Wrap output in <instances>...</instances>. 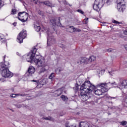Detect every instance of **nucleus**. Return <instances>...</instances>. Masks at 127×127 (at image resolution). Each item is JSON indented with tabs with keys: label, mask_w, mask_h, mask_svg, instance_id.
<instances>
[{
	"label": "nucleus",
	"mask_w": 127,
	"mask_h": 127,
	"mask_svg": "<svg viewBox=\"0 0 127 127\" xmlns=\"http://www.w3.org/2000/svg\"><path fill=\"white\" fill-rule=\"evenodd\" d=\"M95 86L89 80L85 81L80 86V96L83 102L91 99L90 93H92Z\"/></svg>",
	"instance_id": "1"
},
{
	"label": "nucleus",
	"mask_w": 127,
	"mask_h": 127,
	"mask_svg": "<svg viewBox=\"0 0 127 127\" xmlns=\"http://www.w3.org/2000/svg\"><path fill=\"white\" fill-rule=\"evenodd\" d=\"M5 55L3 57V62L0 63V66H1L0 70L1 71V75L4 78H11L13 76V74L11 73L8 69V65L9 63L5 62Z\"/></svg>",
	"instance_id": "2"
},
{
	"label": "nucleus",
	"mask_w": 127,
	"mask_h": 127,
	"mask_svg": "<svg viewBox=\"0 0 127 127\" xmlns=\"http://www.w3.org/2000/svg\"><path fill=\"white\" fill-rule=\"evenodd\" d=\"M34 63H35L38 67H41V68H40V70L38 71L40 73L46 71V68H45V67L47 66V64L45 63L44 59L39 54V53L36 54L35 59H34Z\"/></svg>",
	"instance_id": "3"
},
{
	"label": "nucleus",
	"mask_w": 127,
	"mask_h": 127,
	"mask_svg": "<svg viewBox=\"0 0 127 127\" xmlns=\"http://www.w3.org/2000/svg\"><path fill=\"white\" fill-rule=\"evenodd\" d=\"M104 84L108 91H109L111 88H112V87L114 88L119 87L120 89H127V80H121L119 83L116 82L113 83L109 82L108 83H104Z\"/></svg>",
	"instance_id": "4"
},
{
	"label": "nucleus",
	"mask_w": 127,
	"mask_h": 127,
	"mask_svg": "<svg viewBox=\"0 0 127 127\" xmlns=\"http://www.w3.org/2000/svg\"><path fill=\"white\" fill-rule=\"evenodd\" d=\"M42 31L46 32L48 34V37H47V44L48 46H51V45H54V44L56 43L55 38L52 36V33L49 31V29H48V28H43L42 29Z\"/></svg>",
	"instance_id": "5"
},
{
	"label": "nucleus",
	"mask_w": 127,
	"mask_h": 127,
	"mask_svg": "<svg viewBox=\"0 0 127 127\" xmlns=\"http://www.w3.org/2000/svg\"><path fill=\"white\" fill-rule=\"evenodd\" d=\"M37 50L36 48H33L32 50H31L28 54L23 56V58H25L27 62H30V63H34L35 56H36V54H38V52H37Z\"/></svg>",
	"instance_id": "6"
},
{
	"label": "nucleus",
	"mask_w": 127,
	"mask_h": 127,
	"mask_svg": "<svg viewBox=\"0 0 127 127\" xmlns=\"http://www.w3.org/2000/svg\"><path fill=\"white\" fill-rule=\"evenodd\" d=\"M98 87H99L100 89H95L94 91V94L97 96H101L104 94V93H106V92H108V89L105 83H101L98 84Z\"/></svg>",
	"instance_id": "7"
},
{
	"label": "nucleus",
	"mask_w": 127,
	"mask_h": 127,
	"mask_svg": "<svg viewBox=\"0 0 127 127\" xmlns=\"http://www.w3.org/2000/svg\"><path fill=\"white\" fill-rule=\"evenodd\" d=\"M117 9L120 12H124L126 9V1L125 0H117Z\"/></svg>",
	"instance_id": "8"
},
{
	"label": "nucleus",
	"mask_w": 127,
	"mask_h": 127,
	"mask_svg": "<svg viewBox=\"0 0 127 127\" xmlns=\"http://www.w3.org/2000/svg\"><path fill=\"white\" fill-rule=\"evenodd\" d=\"M18 19L22 22H26L28 19V13L23 12H20L18 14Z\"/></svg>",
	"instance_id": "9"
},
{
	"label": "nucleus",
	"mask_w": 127,
	"mask_h": 127,
	"mask_svg": "<svg viewBox=\"0 0 127 127\" xmlns=\"http://www.w3.org/2000/svg\"><path fill=\"white\" fill-rule=\"evenodd\" d=\"M104 6V2L101 0H95L93 4V9L96 11H99Z\"/></svg>",
	"instance_id": "10"
},
{
	"label": "nucleus",
	"mask_w": 127,
	"mask_h": 127,
	"mask_svg": "<svg viewBox=\"0 0 127 127\" xmlns=\"http://www.w3.org/2000/svg\"><path fill=\"white\" fill-rule=\"evenodd\" d=\"M25 37H26V30H23L17 36V42H18V43H22V42H23V40Z\"/></svg>",
	"instance_id": "11"
},
{
	"label": "nucleus",
	"mask_w": 127,
	"mask_h": 127,
	"mask_svg": "<svg viewBox=\"0 0 127 127\" xmlns=\"http://www.w3.org/2000/svg\"><path fill=\"white\" fill-rule=\"evenodd\" d=\"M50 22L52 23L54 26H55V25L60 27L62 26V25L60 22V18H57L56 19H52L50 20Z\"/></svg>",
	"instance_id": "12"
},
{
	"label": "nucleus",
	"mask_w": 127,
	"mask_h": 127,
	"mask_svg": "<svg viewBox=\"0 0 127 127\" xmlns=\"http://www.w3.org/2000/svg\"><path fill=\"white\" fill-rule=\"evenodd\" d=\"M34 72H35V68L33 66H30L26 74L28 76H31L32 74H34Z\"/></svg>",
	"instance_id": "13"
},
{
	"label": "nucleus",
	"mask_w": 127,
	"mask_h": 127,
	"mask_svg": "<svg viewBox=\"0 0 127 127\" xmlns=\"http://www.w3.org/2000/svg\"><path fill=\"white\" fill-rule=\"evenodd\" d=\"M65 89L64 87H62L61 88H60L56 91H55V95L56 97H57L58 96H60L62 93H63V91H64V89Z\"/></svg>",
	"instance_id": "14"
},
{
	"label": "nucleus",
	"mask_w": 127,
	"mask_h": 127,
	"mask_svg": "<svg viewBox=\"0 0 127 127\" xmlns=\"http://www.w3.org/2000/svg\"><path fill=\"white\" fill-rule=\"evenodd\" d=\"M34 29H35V30H36V31H40V29L41 28H40V26L39 25V23L36 22L34 24Z\"/></svg>",
	"instance_id": "15"
},
{
	"label": "nucleus",
	"mask_w": 127,
	"mask_h": 127,
	"mask_svg": "<svg viewBox=\"0 0 127 127\" xmlns=\"http://www.w3.org/2000/svg\"><path fill=\"white\" fill-rule=\"evenodd\" d=\"M42 82L44 83H42V84H38V85L37 86V88H39V87L40 88V87H42V86H43V85H44V84L47 83V82H48V80H47V79H44L42 80Z\"/></svg>",
	"instance_id": "16"
},
{
	"label": "nucleus",
	"mask_w": 127,
	"mask_h": 127,
	"mask_svg": "<svg viewBox=\"0 0 127 127\" xmlns=\"http://www.w3.org/2000/svg\"><path fill=\"white\" fill-rule=\"evenodd\" d=\"M40 3H44L45 5H47V6H50V7H52V6H53L52 5V3L48 1L40 2Z\"/></svg>",
	"instance_id": "17"
},
{
	"label": "nucleus",
	"mask_w": 127,
	"mask_h": 127,
	"mask_svg": "<svg viewBox=\"0 0 127 127\" xmlns=\"http://www.w3.org/2000/svg\"><path fill=\"white\" fill-rule=\"evenodd\" d=\"M70 28L72 29V30L70 31V32H80L81 31V30L75 28L73 26H70Z\"/></svg>",
	"instance_id": "18"
},
{
	"label": "nucleus",
	"mask_w": 127,
	"mask_h": 127,
	"mask_svg": "<svg viewBox=\"0 0 127 127\" xmlns=\"http://www.w3.org/2000/svg\"><path fill=\"white\" fill-rule=\"evenodd\" d=\"M0 41L2 43L6 42V40L4 39V36L3 35L0 34Z\"/></svg>",
	"instance_id": "19"
},
{
	"label": "nucleus",
	"mask_w": 127,
	"mask_h": 127,
	"mask_svg": "<svg viewBox=\"0 0 127 127\" xmlns=\"http://www.w3.org/2000/svg\"><path fill=\"white\" fill-rule=\"evenodd\" d=\"M88 59L89 60V62L91 63L92 61H95V60H96V57L91 56L88 58Z\"/></svg>",
	"instance_id": "20"
},
{
	"label": "nucleus",
	"mask_w": 127,
	"mask_h": 127,
	"mask_svg": "<svg viewBox=\"0 0 127 127\" xmlns=\"http://www.w3.org/2000/svg\"><path fill=\"white\" fill-rule=\"evenodd\" d=\"M61 98L64 102H67L68 101V97L65 95H62Z\"/></svg>",
	"instance_id": "21"
},
{
	"label": "nucleus",
	"mask_w": 127,
	"mask_h": 127,
	"mask_svg": "<svg viewBox=\"0 0 127 127\" xmlns=\"http://www.w3.org/2000/svg\"><path fill=\"white\" fill-rule=\"evenodd\" d=\"M16 96H22V97H23V96H24V94H13L11 95V98H15V97H16Z\"/></svg>",
	"instance_id": "22"
},
{
	"label": "nucleus",
	"mask_w": 127,
	"mask_h": 127,
	"mask_svg": "<svg viewBox=\"0 0 127 127\" xmlns=\"http://www.w3.org/2000/svg\"><path fill=\"white\" fill-rule=\"evenodd\" d=\"M58 46H59V47H61V48H62L63 49H65L66 48V46L61 43L58 44Z\"/></svg>",
	"instance_id": "23"
},
{
	"label": "nucleus",
	"mask_w": 127,
	"mask_h": 127,
	"mask_svg": "<svg viewBox=\"0 0 127 127\" xmlns=\"http://www.w3.org/2000/svg\"><path fill=\"white\" fill-rule=\"evenodd\" d=\"M61 71H62V68L61 67H59L56 69V73L57 74H60Z\"/></svg>",
	"instance_id": "24"
},
{
	"label": "nucleus",
	"mask_w": 127,
	"mask_h": 127,
	"mask_svg": "<svg viewBox=\"0 0 127 127\" xmlns=\"http://www.w3.org/2000/svg\"><path fill=\"white\" fill-rule=\"evenodd\" d=\"M90 63V60L89 59L85 57L84 58V64H89Z\"/></svg>",
	"instance_id": "25"
},
{
	"label": "nucleus",
	"mask_w": 127,
	"mask_h": 127,
	"mask_svg": "<svg viewBox=\"0 0 127 127\" xmlns=\"http://www.w3.org/2000/svg\"><path fill=\"white\" fill-rule=\"evenodd\" d=\"M89 22V18H85L83 21V23L84 24H87V23Z\"/></svg>",
	"instance_id": "26"
},
{
	"label": "nucleus",
	"mask_w": 127,
	"mask_h": 127,
	"mask_svg": "<svg viewBox=\"0 0 127 127\" xmlns=\"http://www.w3.org/2000/svg\"><path fill=\"white\" fill-rule=\"evenodd\" d=\"M121 125L123 126V127H127V121H123L121 122Z\"/></svg>",
	"instance_id": "27"
},
{
	"label": "nucleus",
	"mask_w": 127,
	"mask_h": 127,
	"mask_svg": "<svg viewBox=\"0 0 127 127\" xmlns=\"http://www.w3.org/2000/svg\"><path fill=\"white\" fill-rule=\"evenodd\" d=\"M79 63L80 64H83V63L85 64V58H81L79 60Z\"/></svg>",
	"instance_id": "28"
},
{
	"label": "nucleus",
	"mask_w": 127,
	"mask_h": 127,
	"mask_svg": "<svg viewBox=\"0 0 127 127\" xmlns=\"http://www.w3.org/2000/svg\"><path fill=\"white\" fill-rule=\"evenodd\" d=\"M11 14H16V10L15 9H12Z\"/></svg>",
	"instance_id": "29"
},
{
	"label": "nucleus",
	"mask_w": 127,
	"mask_h": 127,
	"mask_svg": "<svg viewBox=\"0 0 127 127\" xmlns=\"http://www.w3.org/2000/svg\"><path fill=\"white\" fill-rule=\"evenodd\" d=\"M55 77L54 73H51L50 76H49V79H50L51 80L53 79Z\"/></svg>",
	"instance_id": "30"
},
{
	"label": "nucleus",
	"mask_w": 127,
	"mask_h": 127,
	"mask_svg": "<svg viewBox=\"0 0 127 127\" xmlns=\"http://www.w3.org/2000/svg\"><path fill=\"white\" fill-rule=\"evenodd\" d=\"M112 22H113V23H116V24H122V22H120L118 21H116V20H113Z\"/></svg>",
	"instance_id": "31"
},
{
	"label": "nucleus",
	"mask_w": 127,
	"mask_h": 127,
	"mask_svg": "<svg viewBox=\"0 0 127 127\" xmlns=\"http://www.w3.org/2000/svg\"><path fill=\"white\" fill-rule=\"evenodd\" d=\"M45 120H46L47 121H52V118L49 117H45Z\"/></svg>",
	"instance_id": "32"
},
{
	"label": "nucleus",
	"mask_w": 127,
	"mask_h": 127,
	"mask_svg": "<svg viewBox=\"0 0 127 127\" xmlns=\"http://www.w3.org/2000/svg\"><path fill=\"white\" fill-rule=\"evenodd\" d=\"M65 127H77L76 125L68 126V125H67V124H65Z\"/></svg>",
	"instance_id": "33"
},
{
	"label": "nucleus",
	"mask_w": 127,
	"mask_h": 127,
	"mask_svg": "<svg viewBox=\"0 0 127 127\" xmlns=\"http://www.w3.org/2000/svg\"><path fill=\"white\" fill-rule=\"evenodd\" d=\"M77 12H79V13H81V14H84V11L81 9H78Z\"/></svg>",
	"instance_id": "34"
},
{
	"label": "nucleus",
	"mask_w": 127,
	"mask_h": 127,
	"mask_svg": "<svg viewBox=\"0 0 127 127\" xmlns=\"http://www.w3.org/2000/svg\"><path fill=\"white\" fill-rule=\"evenodd\" d=\"M112 1H113V0H107L106 2L107 3V4H110Z\"/></svg>",
	"instance_id": "35"
},
{
	"label": "nucleus",
	"mask_w": 127,
	"mask_h": 127,
	"mask_svg": "<svg viewBox=\"0 0 127 127\" xmlns=\"http://www.w3.org/2000/svg\"><path fill=\"white\" fill-rule=\"evenodd\" d=\"M53 33H57V30H56V29H55V28L53 27Z\"/></svg>",
	"instance_id": "36"
},
{
	"label": "nucleus",
	"mask_w": 127,
	"mask_h": 127,
	"mask_svg": "<svg viewBox=\"0 0 127 127\" xmlns=\"http://www.w3.org/2000/svg\"><path fill=\"white\" fill-rule=\"evenodd\" d=\"M0 81H1V82H4V81H5V77H3L1 78Z\"/></svg>",
	"instance_id": "37"
},
{
	"label": "nucleus",
	"mask_w": 127,
	"mask_h": 127,
	"mask_svg": "<svg viewBox=\"0 0 127 127\" xmlns=\"http://www.w3.org/2000/svg\"><path fill=\"white\" fill-rule=\"evenodd\" d=\"M31 1L37 4V2H38V0H31Z\"/></svg>",
	"instance_id": "38"
},
{
	"label": "nucleus",
	"mask_w": 127,
	"mask_h": 127,
	"mask_svg": "<svg viewBox=\"0 0 127 127\" xmlns=\"http://www.w3.org/2000/svg\"><path fill=\"white\" fill-rule=\"evenodd\" d=\"M123 33L125 35H127V29L123 30Z\"/></svg>",
	"instance_id": "39"
},
{
	"label": "nucleus",
	"mask_w": 127,
	"mask_h": 127,
	"mask_svg": "<svg viewBox=\"0 0 127 127\" xmlns=\"http://www.w3.org/2000/svg\"><path fill=\"white\" fill-rule=\"evenodd\" d=\"M78 82L80 84H82L83 83V80L79 79H78Z\"/></svg>",
	"instance_id": "40"
},
{
	"label": "nucleus",
	"mask_w": 127,
	"mask_h": 127,
	"mask_svg": "<svg viewBox=\"0 0 127 127\" xmlns=\"http://www.w3.org/2000/svg\"><path fill=\"white\" fill-rule=\"evenodd\" d=\"M74 89L75 90V92H77V91L79 90V87H78V86H76L74 88Z\"/></svg>",
	"instance_id": "41"
},
{
	"label": "nucleus",
	"mask_w": 127,
	"mask_h": 127,
	"mask_svg": "<svg viewBox=\"0 0 127 127\" xmlns=\"http://www.w3.org/2000/svg\"><path fill=\"white\" fill-rule=\"evenodd\" d=\"M123 97L125 98V99H127V93H124L123 94Z\"/></svg>",
	"instance_id": "42"
},
{
	"label": "nucleus",
	"mask_w": 127,
	"mask_h": 127,
	"mask_svg": "<svg viewBox=\"0 0 127 127\" xmlns=\"http://www.w3.org/2000/svg\"><path fill=\"white\" fill-rule=\"evenodd\" d=\"M17 107L18 108H21V107H22V104H18V105H17Z\"/></svg>",
	"instance_id": "43"
},
{
	"label": "nucleus",
	"mask_w": 127,
	"mask_h": 127,
	"mask_svg": "<svg viewBox=\"0 0 127 127\" xmlns=\"http://www.w3.org/2000/svg\"><path fill=\"white\" fill-rule=\"evenodd\" d=\"M116 98V97H111V96H108V99H109V100H111V99H115Z\"/></svg>",
	"instance_id": "44"
},
{
	"label": "nucleus",
	"mask_w": 127,
	"mask_h": 127,
	"mask_svg": "<svg viewBox=\"0 0 127 127\" xmlns=\"http://www.w3.org/2000/svg\"><path fill=\"white\" fill-rule=\"evenodd\" d=\"M32 82H35L37 84H38V80H32Z\"/></svg>",
	"instance_id": "45"
},
{
	"label": "nucleus",
	"mask_w": 127,
	"mask_h": 127,
	"mask_svg": "<svg viewBox=\"0 0 127 127\" xmlns=\"http://www.w3.org/2000/svg\"><path fill=\"white\" fill-rule=\"evenodd\" d=\"M2 5V0H0V6H1Z\"/></svg>",
	"instance_id": "46"
},
{
	"label": "nucleus",
	"mask_w": 127,
	"mask_h": 127,
	"mask_svg": "<svg viewBox=\"0 0 127 127\" xmlns=\"http://www.w3.org/2000/svg\"><path fill=\"white\" fill-rule=\"evenodd\" d=\"M108 52H112L113 51V50L112 49H109L107 50Z\"/></svg>",
	"instance_id": "47"
},
{
	"label": "nucleus",
	"mask_w": 127,
	"mask_h": 127,
	"mask_svg": "<svg viewBox=\"0 0 127 127\" xmlns=\"http://www.w3.org/2000/svg\"><path fill=\"white\" fill-rule=\"evenodd\" d=\"M13 25H14V26H16V22L13 23Z\"/></svg>",
	"instance_id": "48"
},
{
	"label": "nucleus",
	"mask_w": 127,
	"mask_h": 127,
	"mask_svg": "<svg viewBox=\"0 0 127 127\" xmlns=\"http://www.w3.org/2000/svg\"><path fill=\"white\" fill-rule=\"evenodd\" d=\"M63 3H64V4H67V2H66V1H64Z\"/></svg>",
	"instance_id": "49"
},
{
	"label": "nucleus",
	"mask_w": 127,
	"mask_h": 127,
	"mask_svg": "<svg viewBox=\"0 0 127 127\" xmlns=\"http://www.w3.org/2000/svg\"><path fill=\"white\" fill-rule=\"evenodd\" d=\"M124 39H125V40L127 41V37H124Z\"/></svg>",
	"instance_id": "50"
},
{
	"label": "nucleus",
	"mask_w": 127,
	"mask_h": 127,
	"mask_svg": "<svg viewBox=\"0 0 127 127\" xmlns=\"http://www.w3.org/2000/svg\"><path fill=\"white\" fill-rule=\"evenodd\" d=\"M58 10H59L60 11H62V10H63V9L59 8Z\"/></svg>",
	"instance_id": "51"
},
{
	"label": "nucleus",
	"mask_w": 127,
	"mask_h": 127,
	"mask_svg": "<svg viewBox=\"0 0 127 127\" xmlns=\"http://www.w3.org/2000/svg\"><path fill=\"white\" fill-rule=\"evenodd\" d=\"M69 30H70V31H72V30H73V29L70 28V26H69Z\"/></svg>",
	"instance_id": "52"
},
{
	"label": "nucleus",
	"mask_w": 127,
	"mask_h": 127,
	"mask_svg": "<svg viewBox=\"0 0 127 127\" xmlns=\"http://www.w3.org/2000/svg\"><path fill=\"white\" fill-rule=\"evenodd\" d=\"M17 55H19V53H17Z\"/></svg>",
	"instance_id": "53"
},
{
	"label": "nucleus",
	"mask_w": 127,
	"mask_h": 127,
	"mask_svg": "<svg viewBox=\"0 0 127 127\" xmlns=\"http://www.w3.org/2000/svg\"><path fill=\"white\" fill-rule=\"evenodd\" d=\"M59 2H60V3H61V2H62V1H61L59 0Z\"/></svg>",
	"instance_id": "54"
},
{
	"label": "nucleus",
	"mask_w": 127,
	"mask_h": 127,
	"mask_svg": "<svg viewBox=\"0 0 127 127\" xmlns=\"http://www.w3.org/2000/svg\"><path fill=\"white\" fill-rule=\"evenodd\" d=\"M105 23H103V25H105Z\"/></svg>",
	"instance_id": "55"
},
{
	"label": "nucleus",
	"mask_w": 127,
	"mask_h": 127,
	"mask_svg": "<svg viewBox=\"0 0 127 127\" xmlns=\"http://www.w3.org/2000/svg\"><path fill=\"white\" fill-rule=\"evenodd\" d=\"M78 64H79V62H77Z\"/></svg>",
	"instance_id": "56"
}]
</instances>
